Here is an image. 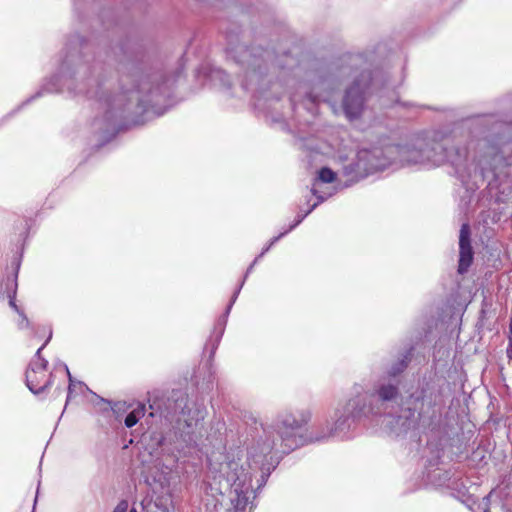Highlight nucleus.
I'll use <instances>...</instances> for the list:
<instances>
[{"mask_svg": "<svg viewBox=\"0 0 512 512\" xmlns=\"http://www.w3.org/2000/svg\"><path fill=\"white\" fill-rule=\"evenodd\" d=\"M477 148L478 154L469 161L466 147L450 145L448 140L417 139L414 143L401 147L398 153L405 165L439 166L449 162L456 176L462 182H467L476 175L483 177L490 166V159L497 153L496 148L488 147L486 141L478 142Z\"/></svg>", "mask_w": 512, "mask_h": 512, "instance_id": "1", "label": "nucleus"}, {"mask_svg": "<svg viewBox=\"0 0 512 512\" xmlns=\"http://www.w3.org/2000/svg\"><path fill=\"white\" fill-rule=\"evenodd\" d=\"M247 455L246 460L228 455L218 469L214 468V479L219 483L224 481L229 488V505L225 512H251L256 491L266 484L271 470L278 464L279 454H273L272 463L254 459L250 455V447Z\"/></svg>", "mask_w": 512, "mask_h": 512, "instance_id": "2", "label": "nucleus"}, {"mask_svg": "<svg viewBox=\"0 0 512 512\" xmlns=\"http://www.w3.org/2000/svg\"><path fill=\"white\" fill-rule=\"evenodd\" d=\"M312 418L308 407L288 409L280 412L273 423L261 424L250 445V455L262 463L273 458V454H285L298 446L296 431L306 426Z\"/></svg>", "mask_w": 512, "mask_h": 512, "instance_id": "3", "label": "nucleus"}, {"mask_svg": "<svg viewBox=\"0 0 512 512\" xmlns=\"http://www.w3.org/2000/svg\"><path fill=\"white\" fill-rule=\"evenodd\" d=\"M168 94L166 83L159 82L158 76L141 77L133 88L123 90L117 96L106 97L105 102L113 111H131L135 106V113L147 112L150 107L157 105Z\"/></svg>", "mask_w": 512, "mask_h": 512, "instance_id": "4", "label": "nucleus"}, {"mask_svg": "<svg viewBox=\"0 0 512 512\" xmlns=\"http://www.w3.org/2000/svg\"><path fill=\"white\" fill-rule=\"evenodd\" d=\"M399 387V378L387 377L378 378L371 390L363 393H360L359 387L355 386L356 395L350 405L355 407L358 413L366 411L369 416L382 414L389 404L396 402L399 398Z\"/></svg>", "mask_w": 512, "mask_h": 512, "instance_id": "5", "label": "nucleus"}, {"mask_svg": "<svg viewBox=\"0 0 512 512\" xmlns=\"http://www.w3.org/2000/svg\"><path fill=\"white\" fill-rule=\"evenodd\" d=\"M60 81L71 92L76 94H87L90 97H98L100 95V84L97 79L91 77V68L83 62L78 53L70 52L61 68Z\"/></svg>", "mask_w": 512, "mask_h": 512, "instance_id": "6", "label": "nucleus"}, {"mask_svg": "<svg viewBox=\"0 0 512 512\" xmlns=\"http://www.w3.org/2000/svg\"><path fill=\"white\" fill-rule=\"evenodd\" d=\"M227 55L245 69V82L242 84L245 89L257 84L262 75L268 70V61L273 63V53L261 47L249 50L242 44L229 45Z\"/></svg>", "mask_w": 512, "mask_h": 512, "instance_id": "7", "label": "nucleus"}, {"mask_svg": "<svg viewBox=\"0 0 512 512\" xmlns=\"http://www.w3.org/2000/svg\"><path fill=\"white\" fill-rule=\"evenodd\" d=\"M352 401L353 397L338 407L334 412L333 423L327 424L320 432L312 434L310 441L323 442L335 437H344L356 419L369 416L366 411L358 413L355 407L350 405Z\"/></svg>", "mask_w": 512, "mask_h": 512, "instance_id": "8", "label": "nucleus"}, {"mask_svg": "<svg viewBox=\"0 0 512 512\" xmlns=\"http://www.w3.org/2000/svg\"><path fill=\"white\" fill-rule=\"evenodd\" d=\"M387 165L388 162L383 157L381 149H361L357 152L356 161L343 167V174L351 182H356L371 173L385 169Z\"/></svg>", "mask_w": 512, "mask_h": 512, "instance_id": "9", "label": "nucleus"}, {"mask_svg": "<svg viewBox=\"0 0 512 512\" xmlns=\"http://www.w3.org/2000/svg\"><path fill=\"white\" fill-rule=\"evenodd\" d=\"M378 80L370 72H362L355 78L353 84L346 90L343 99V110L348 119L360 117L364 110L365 94L367 89H374Z\"/></svg>", "mask_w": 512, "mask_h": 512, "instance_id": "10", "label": "nucleus"}, {"mask_svg": "<svg viewBox=\"0 0 512 512\" xmlns=\"http://www.w3.org/2000/svg\"><path fill=\"white\" fill-rule=\"evenodd\" d=\"M424 398L417 388L405 400L400 415L395 419L393 431L396 435L407 433L418 427L420 419L429 414Z\"/></svg>", "mask_w": 512, "mask_h": 512, "instance_id": "11", "label": "nucleus"}, {"mask_svg": "<svg viewBox=\"0 0 512 512\" xmlns=\"http://www.w3.org/2000/svg\"><path fill=\"white\" fill-rule=\"evenodd\" d=\"M52 338V331L49 330V335L45 343L36 351L35 356L26 371V385L29 390L39 395L44 392L52 383V373H47L48 361L41 356L44 347Z\"/></svg>", "mask_w": 512, "mask_h": 512, "instance_id": "12", "label": "nucleus"}, {"mask_svg": "<svg viewBox=\"0 0 512 512\" xmlns=\"http://www.w3.org/2000/svg\"><path fill=\"white\" fill-rule=\"evenodd\" d=\"M177 410H180V416L177 418V423L179 426L184 423V428H186V430L183 429V433L185 434H190L206 416V409L203 406L194 404L193 407H190L188 405V399L184 395H181L175 400V414L177 413Z\"/></svg>", "mask_w": 512, "mask_h": 512, "instance_id": "13", "label": "nucleus"}, {"mask_svg": "<svg viewBox=\"0 0 512 512\" xmlns=\"http://www.w3.org/2000/svg\"><path fill=\"white\" fill-rule=\"evenodd\" d=\"M312 193L317 197L318 201L315 202L314 204L311 205V207L304 213V214H298L295 222L289 227L288 230L284 231L283 233L279 234L278 236L274 237L271 239L270 243L268 244L267 247H265L263 249V251L261 252V254L259 256H257L255 258V260L252 262V264L248 267L247 271H246V274L244 276V279L247 278L248 274L253 270V267L254 265L258 262V260L267 252L269 251V249L277 242L279 241L284 235H286L289 231H291L292 229H294L296 226H298L304 219L305 217L310 214L321 202H323L326 197L322 196V195H318L317 194V191L315 188L312 189ZM244 281L243 280L240 284V286L238 287V289L234 292L233 296H232V299H231V302L230 304L228 305L227 307V310H226V314L229 313L231 307H232V304L236 301L237 299V296L244 284Z\"/></svg>", "mask_w": 512, "mask_h": 512, "instance_id": "14", "label": "nucleus"}, {"mask_svg": "<svg viewBox=\"0 0 512 512\" xmlns=\"http://www.w3.org/2000/svg\"><path fill=\"white\" fill-rule=\"evenodd\" d=\"M470 227L469 224L463 223L460 228L459 235V265L458 272L464 274L473 261V249L470 240Z\"/></svg>", "mask_w": 512, "mask_h": 512, "instance_id": "15", "label": "nucleus"}, {"mask_svg": "<svg viewBox=\"0 0 512 512\" xmlns=\"http://www.w3.org/2000/svg\"><path fill=\"white\" fill-rule=\"evenodd\" d=\"M418 389L424 398V402L427 405V410H430V412L435 407L441 406L444 403L443 393L439 387L425 383L419 386Z\"/></svg>", "mask_w": 512, "mask_h": 512, "instance_id": "16", "label": "nucleus"}, {"mask_svg": "<svg viewBox=\"0 0 512 512\" xmlns=\"http://www.w3.org/2000/svg\"><path fill=\"white\" fill-rule=\"evenodd\" d=\"M407 365L408 359L405 356L402 359H399L395 363H393L389 368L387 375H384L383 377L398 378V376L406 369Z\"/></svg>", "mask_w": 512, "mask_h": 512, "instance_id": "17", "label": "nucleus"}, {"mask_svg": "<svg viewBox=\"0 0 512 512\" xmlns=\"http://www.w3.org/2000/svg\"><path fill=\"white\" fill-rule=\"evenodd\" d=\"M145 407L144 405L139 406L137 409L130 412L125 418V425L128 428L133 427L137 424L139 418L143 416Z\"/></svg>", "mask_w": 512, "mask_h": 512, "instance_id": "18", "label": "nucleus"}, {"mask_svg": "<svg viewBox=\"0 0 512 512\" xmlns=\"http://www.w3.org/2000/svg\"><path fill=\"white\" fill-rule=\"evenodd\" d=\"M335 178L336 174L327 167L322 168L318 173V180L323 183H331Z\"/></svg>", "mask_w": 512, "mask_h": 512, "instance_id": "19", "label": "nucleus"}, {"mask_svg": "<svg viewBox=\"0 0 512 512\" xmlns=\"http://www.w3.org/2000/svg\"><path fill=\"white\" fill-rule=\"evenodd\" d=\"M16 292H17V283L14 280L12 283L11 291L8 292V298H9V306L17 313L23 312L18 305L16 304Z\"/></svg>", "mask_w": 512, "mask_h": 512, "instance_id": "20", "label": "nucleus"}, {"mask_svg": "<svg viewBox=\"0 0 512 512\" xmlns=\"http://www.w3.org/2000/svg\"><path fill=\"white\" fill-rule=\"evenodd\" d=\"M492 492H490L487 496H485L482 501L479 503L478 508L482 510V512H490V504H491Z\"/></svg>", "mask_w": 512, "mask_h": 512, "instance_id": "21", "label": "nucleus"}, {"mask_svg": "<svg viewBox=\"0 0 512 512\" xmlns=\"http://www.w3.org/2000/svg\"><path fill=\"white\" fill-rule=\"evenodd\" d=\"M20 320L18 321V328L19 329H27L31 327L30 321L25 315L24 311L20 312L19 314Z\"/></svg>", "mask_w": 512, "mask_h": 512, "instance_id": "22", "label": "nucleus"}, {"mask_svg": "<svg viewBox=\"0 0 512 512\" xmlns=\"http://www.w3.org/2000/svg\"><path fill=\"white\" fill-rule=\"evenodd\" d=\"M65 369L67 371V375H68V378H69L68 397H67V401H66V404H67L69 399H70L71 394L73 393V391H75L74 387L76 386V384L74 383V381L72 379V376L70 374V371H69L67 366H65Z\"/></svg>", "mask_w": 512, "mask_h": 512, "instance_id": "23", "label": "nucleus"}, {"mask_svg": "<svg viewBox=\"0 0 512 512\" xmlns=\"http://www.w3.org/2000/svg\"><path fill=\"white\" fill-rule=\"evenodd\" d=\"M128 509V502L126 500L120 501L113 512H127Z\"/></svg>", "mask_w": 512, "mask_h": 512, "instance_id": "24", "label": "nucleus"}, {"mask_svg": "<svg viewBox=\"0 0 512 512\" xmlns=\"http://www.w3.org/2000/svg\"><path fill=\"white\" fill-rule=\"evenodd\" d=\"M307 97L312 102H318V101H321V100H323V101L326 100V98H324L322 95H320L318 93H313V92L308 93Z\"/></svg>", "mask_w": 512, "mask_h": 512, "instance_id": "25", "label": "nucleus"}, {"mask_svg": "<svg viewBox=\"0 0 512 512\" xmlns=\"http://www.w3.org/2000/svg\"><path fill=\"white\" fill-rule=\"evenodd\" d=\"M225 322H226V319H223L221 322L218 323V325L220 326V331H219V336H218V339L222 336L223 334V331H224V326H225Z\"/></svg>", "mask_w": 512, "mask_h": 512, "instance_id": "26", "label": "nucleus"}, {"mask_svg": "<svg viewBox=\"0 0 512 512\" xmlns=\"http://www.w3.org/2000/svg\"><path fill=\"white\" fill-rule=\"evenodd\" d=\"M41 95V92H38L35 96L32 97V99L37 98Z\"/></svg>", "mask_w": 512, "mask_h": 512, "instance_id": "27", "label": "nucleus"}, {"mask_svg": "<svg viewBox=\"0 0 512 512\" xmlns=\"http://www.w3.org/2000/svg\"><path fill=\"white\" fill-rule=\"evenodd\" d=\"M58 89H52V88H49L48 91L49 92H54V91H57Z\"/></svg>", "mask_w": 512, "mask_h": 512, "instance_id": "28", "label": "nucleus"}, {"mask_svg": "<svg viewBox=\"0 0 512 512\" xmlns=\"http://www.w3.org/2000/svg\"><path fill=\"white\" fill-rule=\"evenodd\" d=\"M275 65L282 67V64L280 62H276Z\"/></svg>", "mask_w": 512, "mask_h": 512, "instance_id": "29", "label": "nucleus"}, {"mask_svg": "<svg viewBox=\"0 0 512 512\" xmlns=\"http://www.w3.org/2000/svg\"><path fill=\"white\" fill-rule=\"evenodd\" d=\"M291 101H292V103H295V102H296V98H295V97H292V98H291Z\"/></svg>", "mask_w": 512, "mask_h": 512, "instance_id": "30", "label": "nucleus"}, {"mask_svg": "<svg viewBox=\"0 0 512 512\" xmlns=\"http://www.w3.org/2000/svg\"><path fill=\"white\" fill-rule=\"evenodd\" d=\"M77 385H79L80 387L83 386V383L82 382H78Z\"/></svg>", "mask_w": 512, "mask_h": 512, "instance_id": "31", "label": "nucleus"}, {"mask_svg": "<svg viewBox=\"0 0 512 512\" xmlns=\"http://www.w3.org/2000/svg\"><path fill=\"white\" fill-rule=\"evenodd\" d=\"M227 86H228V87H230V86H231V83H230V81H229V80L227 81Z\"/></svg>", "mask_w": 512, "mask_h": 512, "instance_id": "32", "label": "nucleus"}, {"mask_svg": "<svg viewBox=\"0 0 512 512\" xmlns=\"http://www.w3.org/2000/svg\"><path fill=\"white\" fill-rule=\"evenodd\" d=\"M130 512H137V511H136V509L133 508L130 510Z\"/></svg>", "mask_w": 512, "mask_h": 512, "instance_id": "33", "label": "nucleus"}, {"mask_svg": "<svg viewBox=\"0 0 512 512\" xmlns=\"http://www.w3.org/2000/svg\"><path fill=\"white\" fill-rule=\"evenodd\" d=\"M509 512H511V511H509Z\"/></svg>", "mask_w": 512, "mask_h": 512, "instance_id": "34", "label": "nucleus"}]
</instances>
